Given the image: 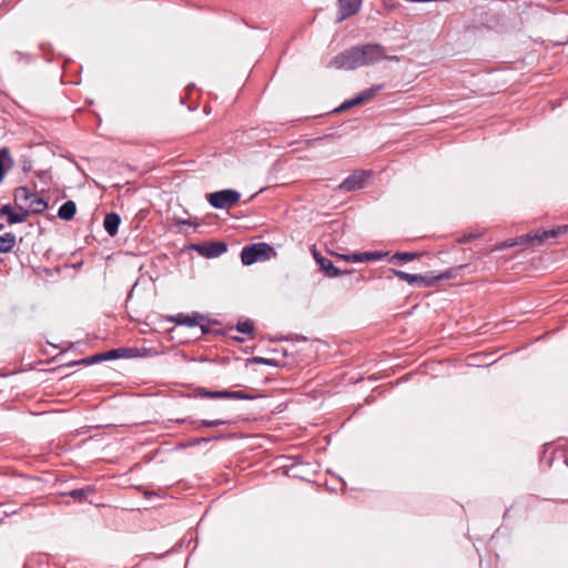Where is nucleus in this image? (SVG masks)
Segmentation results:
<instances>
[{
  "label": "nucleus",
  "mask_w": 568,
  "mask_h": 568,
  "mask_svg": "<svg viewBox=\"0 0 568 568\" xmlns=\"http://www.w3.org/2000/svg\"><path fill=\"white\" fill-rule=\"evenodd\" d=\"M398 61L397 55L388 57L379 43H366L353 45L335 55L329 61V67L343 70H355L365 65H373L383 60Z\"/></svg>",
  "instance_id": "obj_1"
},
{
  "label": "nucleus",
  "mask_w": 568,
  "mask_h": 568,
  "mask_svg": "<svg viewBox=\"0 0 568 568\" xmlns=\"http://www.w3.org/2000/svg\"><path fill=\"white\" fill-rule=\"evenodd\" d=\"M568 225L554 227L550 230H537L534 233L517 236L515 239L505 240L496 244L491 251H504L516 245H527L537 242L538 244L545 243L549 239H556L561 234L567 233Z\"/></svg>",
  "instance_id": "obj_2"
},
{
  "label": "nucleus",
  "mask_w": 568,
  "mask_h": 568,
  "mask_svg": "<svg viewBox=\"0 0 568 568\" xmlns=\"http://www.w3.org/2000/svg\"><path fill=\"white\" fill-rule=\"evenodd\" d=\"M394 276L398 277L402 281H405L406 283L410 285H417V286H424V287H432L435 282L439 280H450L455 276L456 271L455 270H447L442 273H435L433 271L426 272L425 274H410L406 273L404 271L398 270H389Z\"/></svg>",
  "instance_id": "obj_3"
},
{
  "label": "nucleus",
  "mask_w": 568,
  "mask_h": 568,
  "mask_svg": "<svg viewBox=\"0 0 568 568\" xmlns=\"http://www.w3.org/2000/svg\"><path fill=\"white\" fill-rule=\"evenodd\" d=\"M187 398H209V399H240L253 400L256 397L243 390H210L203 387H197L194 393L184 395Z\"/></svg>",
  "instance_id": "obj_4"
},
{
  "label": "nucleus",
  "mask_w": 568,
  "mask_h": 568,
  "mask_svg": "<svg viewBox=\"0 0 568 568\" xmlns=\"http://www.w3.org/2000/svg\"><path fill=\"white\" fill-rule=\"evenodd\" d=\"M275 255L274 247L268 243L260 242L245 245L241 251V262L245 266H250L258 261H265Z\"/></svg>",
  "instance_id": "obj_5"
},
{
  "label": "nucleus",
  "mask_w": 568,
  "mask_h": 568,
  "mask_svg": "<svg viewBox=\"0 0 568 568\" xmlns=\"http://www.w3.org/2000/svg\"><path fill=\"white\" fill-rule=\"evenodd\" d=\"M241 197L240 192L233 189L215 191L206 195L209 204L217 210H225L235 204Z\"/></svg>",
  "instance_id": "obj_6"
},
{
  "label": "nucleus",
  "mask_w": 568,
  "mask_h": 568,
  "mask_svg": "<svg viewBox=\"0 0 568 568\" xmlns=\"http://www.w3.org/2000/svg\"><path fill=\"white\" fill-rule=\"evenodd\" d=\"M215 413L217 415H221L220 418L214 419H193L191 417L176 419V423L181 424H189L191 425L195 430H200L201 428H214L222 425H230L232 424V420L226 416V410L223 407H219L215 409Z\"/></svg>",
  "instance_id": "obj_7"
},
{
  "label": "nucleus",
  "mask_w": 568,
  "mask_h": 568,
  "mask_svg": "<svg viewBox=\"0 0 568 568\" xmlns=\"http://www.w3.org/2000/svg\"><path fill=\"white\" fill-rule=\"evenodd\" d=\"M192 248L203 257L215 258L227 251V244L223 241H211L193 244Z\"/></svg>",
  "instance_id": "obj_8"
},
{
  "label": "nucleus",
  "mask_w": 568,
  "mask_h": 568,
  "mask_svg": "<svg viewBox=\"0 0 568 568\" xmlns=\"http://www.w3.org/2000/svg\"><path fill=\"white\" fill-rule=\"evenodd\" d=\"M371 174V171H355L342 181V183L338 185V190L346 192L361 190L365 186V183Z\"/></svg>",
  "instance_id": "obj_9"
},
{
  "label": "nucleus",
  "mask_w": 568,
  "mask_h": 568,
  "mask_svg": "<svg viewBox=\"0 0 568 568\" xmlns=\"http://www.w3.org/2000/svg\"><path fill=\"white\" fill-rule=\"evenodd\" d=\"M314 473L315 466L303 462L300 457H295L291 465L285 466V474L293 478L308 479V476Z\"/></svg>",
  "instance_id": "obj_10"
},
{
  "label": "nucleus",
  "mask_w": 568,
  "mask_h": 568,
  "mask_svg": "<svg viewBox=\"0 0 568 568\" xmlns=\"http://www.w3.org/2000/svg\"><path fill=\"white\" fill-rule=\"evenodd\" d=\"M165 320L176 325L195 327L200 325L205 320V317L199 312H192L191 314L179 313L176 315H169L165 317Z\"/></svg>",
  "instance_id": "obj_11"
},
{
  "label": "nucleus",
  "mask_w": 568,
  "mask_h": 568,
  "mask_svg": "<svg viewBox=\"0 0 568 568\" xmlns=\"http://www.w3.org/2000/svg\"><path fill=\"white\" fill-rule=\"evenodd\" d=\"M386 255H387V253L374 251V252H358V253H354V254L339 255V257H342L348 262L363 263V262L379 261V260L384 258Z\"/></svg>",
  "instance_id": "obj_12"
},
{
  "label": "nucleus",
  "mask_w": 568,
  "mask_h": 568,
  "mask_svg": "<svg viewBox=\"0 0 568 568\" xmlns=\"http://www.w3.org/2000/svg\"><path fill=\"white\" fill-rule=\"evenodd\" d=\"M362 7V0H338V22L356 14Z\"/></svg>",
  "instance_id": "obj_13"
},
{
  "label": "nucleus",
  "mask_w": 568,
  "mask_h": 568,
  "mask_svg": "<svg viewBox=\"0 0 568 568\" xmlns=\"http://www.w3.org/2000/svg\"><path fill=\"white\" fill-rule=\"evenodd\" d=\"M28 215V210L20 206L18 211H14L10 205H3L0 207V216H6L9 224L22 222Z\"/></svg>",
  "instance_id": "obj_14"
},
{
  "label": "nucleus",
  "mask_w": 568,
  "mask_h": 568,
  "mask_svg": "<svg viewBox=\"0 0 568 568\" xmlns=\"http://www.w3.org/2000/svg\"><path fill=\"white\" fill-rule=\"evenodd\" d=\"M317 264L321 267V271L325 273L326 277L334 278L339 275L351 274L353 271H342L336 267L329 258L321 257L317 258Z\"/></svg>",
  "instance_id": "obj_15"
},
{
  "label": "nucleus",
  "mask_w": 568,
  "mask_h": 568,
  "mask_svg": "<svg viewBox=\"0 0 568 568\" xmlns=\"http://www.w3.org/2000/svg\"><path fill=\"white\" fill-rule=\"evenodd\" d=\"M121 224V217L115 212H110L104 216L103 226L105 232L110 236H115L119 231V226Z\"/></svg>",
  "instance_id": "obj_16"
},
{
  "label": "nucleus",
  "mask_w": 568,
  "mask_h": 568,
  "mask_svg": "<svg viewBox=\"0 0 568 568\" xmlns=\"http://www.w3.org/2000/svg\"><path fill=\"white\" fill-rule=\"evenodd\" d=\"M99 489L97 485H84L83 487L75 488L69 491L59 493L58 497H87L88 495L98 494Z\"/></svg>",
  "instance_id": "obj_17"
},
{
  "label": "nucleus",
  "mask_w": 568,
  "mask_h": 568,
  "mask_svg": "<svg viewBox=\"0 0 568 568\" xmlns=\"http://www.w3.org/2000/svg\"><path fill=\"white\" fill-rule=\"evenodd\" d=\"M230 437H231V435L216 434V435L209 436V437L192 438V439H189V440L182 443L181 447H183V448L194 447V446H199V445H202V444H207V443L213 442V440H224V439H227Z\"/></svg>",
  "instance_id": "obj_18"
},
{
  "label": "nucleus",
  "mask_w": 568,
  "mask_h": 568,
  "mask_svg": "<svg viewBox=\"0 0 568 568\" xmlns=\"http://www.w3.org/2000/svg\"><path fill=\"white\" fill-rule=\"evenodd\" d=\"M77 205L75 202L72 200L64 202L58 210V216L63 221H71L74 217Z\"/></svg>",
  "instance_id": "obj_19"
},
{
  "label": "nucleus",
  "mask_w": 568,
  "mask_h": 568,
  "mask_svg": "<svg viewBox=\"0 0 568 568\" xmlns=\"http://www.w3.org/2000/svg\"><path fill=\"white\" fill-rule=\"evenodd\" d=\"M133 352H134L133 348H124V347L113 348V349L102 353L103 361H112V359H118L121 357H131Z\"/></svg>",
  "instance_id": "obj_20"
},
{
  "label": "nucleus",
  "mask_w": 568,
  "mask_h": 568,
  "mask_svg": "<svg viewBox=\"0 0 568 568\" xmlns=\"http://www.w3.org/2000/svg\"><path fill=\"white\" fill-rule=\"evenodd\" d=\"M12 160L9 154V150L3 148L0 149V183L3 181L7 171L11 168Z\"/></svg>",
  "instance_id": "obj_21"
},
{
  "label": "nucleus",
  "mask_w": 568,
  "mask_h": 568,
  "mask_svg": "<svg viewBox=\"0 0 568 568\" xmlns=\"http://www.w3.org/2000/svg\"><path fill=\"white\" fill-rule=\"evenodd\" d=\"M422 254L417 252H397L390 256L388 262L397 264L398 262H410L418 258Z\"/></svg>",
  "instance_id": "obj_22"
},
{
  "label": "nucleus",
  "mask_w": 568,
  "mask_h": 568,
  "mask_svg": "<svg viewBox=\"0 0 568 568\" xmlns=\"http://www.w3.org/2000/svg\"><path fill=\"white\" fill-rule=\"evenodd\" d=\"M16 243V239L12 234L7 233L0 236V253H7L11 251Z\"/></svg>",
  "instance_id": "obj_23"
},
{
  "label": "nucleus",
  "mask_w": 568,
  "mask_h": 568,
  "mask_svg": "<svg viewBox=\"0 0 568 568\" xmlns=\"http://www.w3.org/2000/svg\"><path fill=\"white\" fill-rule=\"evenodd\" d=\"M32 196L27 187H18L14 192V202L18 207L23 206L22 203L28 201V199Z\"/></svg>",
  "instance_id": "obj_24"
},
{
  "label": "nucleus",
  "mask_w": 568,
  "mask_h": 568,
  "mask_svg": "<svg viewBox=\"0 0 568 568\" xmlns=\"http://www.w3.org/2000/svg\"><path fill=\"white\" fill-rule=\"evenodd\" d=\"M100 362H103V354L102 353H98V354L88 356L85 358H82L80 361L73 362L71 364L72 365H78V364L91 365V364H95V363H100Z\"/></svg>",
  "instance_id": "obj_25"
},
{
  "label": "nucleus",
  "mask_w": 568,
  "mask_h": 568,
  "mask_svg": "<svg viewBox=\"0 0 568 568\" xmlns=\"http://www.w3.org/2000/svg\"><path fill=\"white\" fill-rule=\"evenodd\" d=\"M385 88L384 83L375 84L364 91L361 92L362 97L364 98V101L371 100L377 92L383 90Z\"/></svg>",
  "instance_id": "obj_26"
},
{
  "label": "nucleus",
  "mask_w": 568,
  "mask_h": 568,
  "mask_svg": "<svg viewBox=\"0 0 568 568\" xmlns=\"http://www.w3.org/2000/svg\"><path fill=\"white\" fill-rule=\"evenodd\" d=\"M254 329V324L251 320L239 321L236 324V331L242 334H251Z\"/></svg>",
  "instance_id": "obj_27"
},
{
  "label": "nucleus",
  "mask_w": 568,
  "mask_h": 568,
  "mask_svg": "<svg viewBox=\"0 0 568 568\" xmlns=\"http://www.w3.org/2000/svg\"><path fill=\"white\" fill-rule=\"evenodd\" d=\"M42 273H44L47 276H54V275H59L60 268L59 267H53V268L38 267V277L41 276Z\"/></svg>",
  "instance_id": "obj_28"
},
{
  "label": "nucleus",
  "mask_w": 568,
  "mask_h": 568,
  "mask_svg": "<svg viewBox=\"0 0 568 568\" xmlns=\"http://www.w3.org/2000/svg\"><path fill=\"white\" fill-rule=\"evenodd\" d=\"M48 207V202L42 196L38 195V215L45 211Z\"/></svg>",
  "instance_id": "obj_29"
},
{
  "label": "nucleus",
  "mask_w": 568,
  "mask_h": 568,
  "mask_svg": "<svg viewBox=\"0 0 568 568\" xmlns=\"http://www.w3.org/2000/svg\"><path fill=\"white\" fill-rule=\"evenodd\" d=\"M266 362V357H261V356H254V357H251V358H247L246 359V366L250 365V364H263L265 365Z\"/></svg>",
  "instance_id": "obj_30"
},
{
  "label": "nucleus",
  "mask_w": 568,
  "mask_h": 568,
  "mask_svg": "<svg viewBox=\"0 0 568 568\" xmlns=\"http://www.w3.org/2000/svg\"><path fill=\"white\" fill-rule=\"evenodd\" d=\"M477 236H478L477 233H469V234L463 235L458 239V243H460V244L468 243L469 241L476 239Z\"/></svg>",
  "instance_id": "obj_31"
},
{
  "label": "nucleus",
  "mask_w": 568,
  "mask_h": 568,
  "mask_svg": "<svg viewBox=\"0 0 568 568\" xmlns=\"http://www.w3.org/2000/svg\"><path fill=\"white\" fill-rule=\"evenodd\" d=\"M266 362L265 365L267 366H272V367H283L285 366V363L283 361H278V359H275V358H266Z\"/></svg>",
  "instance_id": "obj_32"
},
{
  "label": "nucleus",
  "mask_w": 568,
  "mask_h": 568,
  "mask_svg": "<svg viewBox=\"0 0 568 568\" xmlns=\"http://www.w3.org/2000/svg\"><path fill=\"white\" fill-rule=\"evenodd\" d=\"M351 108H353V105H352L351 101H349V100H346V101H345V102H343L339 106H337V108L334 110V112H335V113H339V112H343V111L348 110V109H351Z\"/></svg>",
  "instance_id": "obj_33"
},
{
  "label": "nucleus",
  "mask_w": 568,
  "mask_h": 568,
  "mask_svg": "<svg viewBox=\"0 0 568 568\" xmlns=\"http://www.w3.org/2000/svg\"><path fill=\"white\" fill-rule=\"evenodd\" d=\"M351 103L353 106L355 105H358V104H362L364 101V98L362 97V94L359 93L358 95H356L355 98L353 99H349Z\"/></svg>",
  "instance_id": "obj_34"
},
{
  "label": "nucleus",
  "mask_w": 568,
  "mask_h": 568,
  "mask_svg": "<svg viewBox=\"0 0 568 568\" xmlns=\"http://www.w3.org/2000/svg\"><path fill=\"white\" fill-rule=\"evenodd\" d=\"M286 339H291V341H306V337L305 336H302V335H297V334H294V335H291V336H287Z\"/></svg>",
  "instance_id": "obj_35"
},
{
  "label": "nucleus",
  "mask_w": 568,
  "mask_h": 568,
  "mask_svg": "<svg viewBox=\"0 0 568 568\" xmlns=\"http://www.w3.org/2000/svg\"><path fill=\"white\" fill-rule=\"evenodd\" d=\"M23 568H34V560L31 557L28 558L23 564Z\"/></svg>",
  "instance_id": "obj_36"
},
{
  "label": "nucleus",
  "mask_w": 568,
  "mask_h": 568,
  "mask_svg": "<svg viewBox=\"0 0 568 568\" xmlns=\"http://www.w3.org/2000/svg\"><path fill=\"white\" fill-rule=\"evenodd\" d=\"M175 223H176L178 225H189V226L194 225L192 222H190V221H187V220H181V219L175 220Z\"/></svg>",
  "instance_id": "obj_37"
},
{
  "label": "nucleus",
  "mask_w": 568,
  "mask_h": 568,
  "mask_svg": "<svg viewBox=\"0 0 568 568\" xmlns=\"http://www.w3.org/2000/svg\"><path fill=\"white\" fill-rule=\"evenodd\" d=\"M200 327H201V332L203 335L205 334H209L210 333V327L207 325H203L202 323L200 324Z\"/></svg>",
  "instance_id": "obj_38"
},
{
  "label": "nucleus",
  "mask_w": 568,
  "mask_h": 568,
  "mask_svg": "<svg viewBox=\"0 0 568 568\" xmlns=\"http://www.w3.org/2000/svg\"><path fill=\"white\" fill-rule=\"evenodd\" d=\"M144 497H146V498H150V497H159V495H158L156 493H154V491H146V493L144 494Z\"/></svg>",
  "instance_id": "obj_39"
},
{
  "label": "nucleus",
  "mask_w": 568,
  "mask_h": 568,
  "mask_svg": "<svg viewBox=\"0 0 568 568\" xmlns=\"http://www.w3.org/2000/svg\"><path fill=\"white\" fill-rule=\"evenodd\" d=\"M3 506H4L3 504H0V515L8 516V515H9V513H8V510H7V509H2V508H3Z\"/></svg>",
  "instance_id": "obj_40"
},
{
  "label": "nucleus",
  "mask_w": 568,
  "mask_h": 568,
  "mask_svg": "<svg viewBox=\"0 0 568 568\" xmlns=\"http://www.w3.org/2000/svg\"><path fill=\"white\" fill-rule=\"evenodd\" d=\"M313 255H314V258H315V261H316V262H317V258L323 257V256H322L317 251H315V250H314V252H313Z\"/></svg>",
  "instance_id": "obj_41"
},
{
  "label": "nucleus",
  "mask_w": 568,
  "mask_h": 568,
  "mask_svg": "<svg viewBox=\"0 0 568 568\" xmlns=\"http://www.w3.org/2000/svg\"><path fill=\"white\" fill-rule=\"evenodd\" d=\"M327 136H328V135L318 136V138H315V139L311 140L310 142L321 141V140H323V139H325V138H327Z\"/></svg>",
  "instance_id": "obj_42"
},
{
  "label": "nucleus",
  "mask_w": 568,
  "mask_h": 568,
  "mask_svg": "<svg viewBox=\"0 0 568 568\" xmlns=\"http://www.w3.org/2000/svg\"><path fill=\"white\" fill-rule=\"evenodd\" d=\"M136 285H138V283H135V284L133 285V287L131 288V291L129 292V294H128V300H129V298H131L132 293H133V290H134V287H135Z\"/></svg>",
  "instance_id": "obj_43"
},
{
  "label": "nucleus",
  "mask_w": 568,
  "mask_h": 568,
  "mask_svg": "<svg viewBox=\"0 0 568 568\" xmlns=\"http://www.w3.org/2000/svg\"><path fill=\"white\" fill-rule=\"evenodd\" d=\"M43 175H44V172H39V171H38V173H37L38 179H42V178H43Z\"/></svg>",
  "instance_id": "obj_44"
},
{
  "label": "nucleus",
  "mask_w": 568,
  "mask_h": 568,
  "mask_svg": "<svg viewBox=\"0 0 568 568\" xmlns=\"http://www.w3.org/2000/svg\"><path fill=\"white\" fill-rule=\"evenodd\" d=\"M38 408H40V407L38 406ZM44 414H45V412L40 410V409H38V412H37V415H38V416H40V415H44Z\"/></svg>",
  "instance_id": "obj_45"
}]
</instances>
